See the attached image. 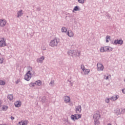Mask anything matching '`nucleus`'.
Segmentation results:
<instances>
[{
	"label": "nucleus",
	"mask_w": 125,
	"mask_h": 125,
	"mask_svg": "<svg viewBox=\"0 0 125 125\" xmlns=\"http://www.w3.org/2000/svg\"><path fill=\"white\" fill-rule=\"evenodd\" d=\"M28 69L29 70V71L24 75V80H25V81H29L31 79V75H32V73H31V71H32L33 68H32V67L29 66L28 67Z\"/></svg>",
	"instance_id": "f257e3e1"
},
{
	"label": "nucleus",
	"mask_w": 125,
	"mask_h": 125,
	"mask_svg": "<svg viewBox=\"0 0 125 125\" xmlns=\"http://www.w3.org/2000/svg\"><path fill=\"white\" fill-rule=\"evenodd\" d=\"M59 39L58 38H54L53 40H51L49 42V44L50 46L52 47H54V46H57L58 43H59Z\"/></svg>",
	"instance_id": "f03ea898"
},
{
	"label": "nucleus",
	"mask_w": 125,
	"mask_h": 125,
	"mask_svg": "<svg viewBox=\"0 0 125 125\" xmlns=\"http://www.w3.org/2000/svg\"><path fill=\"white\" fill-rule=\"evenodd\" d=\"M113 48L109 46L102 47L100 49L101 52H105L106 51H112Z\"/></svg>",
	"instance_id": "7ed1b4c3"
},
{
	"label": "nucleus",
	"mask_w": 125,
	"mask_h": 125,
	"mask_svg": "<svg viewBox=\"0 0 125 125\" xmlns=\"http://www.w3.org/2000/svg\"><path fill=\"white\" fill-rule=\"evenodd\" d=\"M97 71H103V70L104 69V66H103V64H102V63H98L97 64Z\"/></svg>",
	"instance_id": "20e7f679"
},
{
	"label": "nucleus",
	"mask_w": 125,
	"mask_h": 125,
	"mask_svg": "<svg viewBox=\"0 0 125 125\" xmlns=\"http://www.w3.org/2000/svg\"><path fill=\"white\" fill-rule=\"evenodd\" d=\"M78 117H77L76 115H72L71 116V119L72 120V121H75V120H79V119H81L82 118V115L81 114H79Z\"/></svg>",
	"instance_id": "39448f33"
},
{
	"label": "nucleus",
	"mask_w": 125,
	"mask_h": 125,
	"mask_svg": "<svg viewBox=\"0 0 125 125\" xmlns=\"http://www.w3.org/2000/svg\"><path fill=\"white\" fill-rule=\"evenodd\" d=\"M0 46L1 47L6 46V42L5 40H4V38H2L1 40L0 41Z\"/></svg>",
	"instance_id": "423d86ee"
},
{
	"label": "nucleus",
	"mask_w": 125,
	"mask_h": 125,
	"mask_svg": "<svg viewBox=\"0 0 125 125\" xmlns=\"http://www.w3.org/2000/svg\"><path fill=\"white\" fill-rule=\"evenodd\" d=\"M94 120H99L100 119V114H99V112L97 111L94 114L93 116Z\"/></svg>",
	"instance_id": "0eeeda50"
},
{
	"label": "nucleus",
	"mask_w": 125,
	"mask_h": 125,
	"mask_svg": "<svg viewBox=\"0 0 125 125\" xmlns=\"http://www.w3.org/2000/svg\"><path fill=\"white\" fill-rule=\"evenodd\" d=\"M7 21L5 19H1L0 21V27H4L6 25Z\"/></svg>",
	"instance_id": "6e6552de"
},
{
	"label": "nucleus",
	"mask_w": 125,
	"mask_h": 125,
	"mask_svg": "<svg viewBox=\"0 0 125 125\" xmlns=\"http://www.w3.org/2000/svg\"><path fill=\"white\" fill-rule=\"evenodd\" d=\"M124 43V41L122 40H116L114 41L113 44H120L122 45Z\"/></svg>",
	"instance_id": "1a4fd4ad"
},
{
	"label": "nucleus",
	"mask_w": 125,
	"mask_h": 125,
	"mask_svg": "<svg viewBox=\"0 0 125 125\" xmlns=\"http://www.w3.org/2000/svg\"><path fill=\"white\" fill-rule=\"evenodd\" d=\"M63 101L65 103H70L71 102V98L69 96H65L63 97Z\"/></svg>",
	"instance_id": "9d476101"
},
{
	"label": "nucleus",
	"mask_w": 125,
	"mask_h": 125,
	"mask_svg": "<svg viewBox=\"0 0 125 125\" xmlns=\"http://www.w3.org/2000/svg\"><path fill=\"white\" fill-rule=\"evenodd\" d=\"M75 111L77 113V114H81V112H82V106L81 105H78L76 106L75 107Z\"/></svg>",
	"instance_id": "9b49d317"
},
{
	"label": "nucleus",
	"mask_w": 125,
	"mask_h": 125,
	"mask_svg": "<svg viewBox=\"0 0 125 125\" xmlns=\"http://www.w3.org/2000/svg\"><path fill=\"white\" fill-rule=\"evenodd\" d=\"M43 60H44V57L42 56L37 59V62L38 63H41V64H42L43 62Z\"/></svg>",
	"instance_id": "f8f14e48"
},
{
	"label": "nucleus",
	"mask_w": 125,
	"mask_h": 125,
	"mask_svg": "<svg viewBox=\"0 0 125 125\" xmlns=\"http://www.w3.org/2000/svg\"><path fill=\"white\" fill-rule=\"evenodd\" d=\"M24 14V12H23V10H20V11H18L17 12V17L19 18V17H21L22 15Z\"/></svg>",
	"instance_id": "ddd939ff"
},
{
	"label": "nucleus",
	"mask_w": 125,
	"mask_h": 125,
	"mask_svg": "<svg viewBox=\"0 0 125 125\" xmlns=\"http://www.w3.org/2000/svg\"><path fill=\"white\" fill-rule=\"evenodd\" d=\"M80 55V52H78V50H73L72 56H74V57H77V56H79Z\"/></svg>",
	"instance_id": "4468645a"
},
{
	"label": "nucleus",
	"mask_w": 125,
	"mask_h": 125,
	"mask_svg": "<svg viewBox=\"0 0 125 125\" xmlns=\"http://www.w3.org/2000/svg\"><path fill=\"white\" fill-rule=\"evenodd\" d=\"M119 97H120L119 96V95H116L112 96L111 98H110V100H113V101H116V100H117V99H118Z\"/></svg>",
	"instance_id": "2eb2a0df"
},
{
	"label": "nucleus",
	"mask_w": 125,
	"mask_h": 125,
	"mask_svg": "<svg viewBox=\"0 0 125 125\" xmlns=\"http://www.w3.org/2000/svg\"><path fill=\"white\" fill-rule=\"evenodd\" d=\"M3 60H4V56L0 54V64H2V63H3Z\"/></svg>",
	"instance_id": "dca6fc26"
},
{
	"label": "nucleus",
	"mask_w": 125,
	"mask_h": 125,
	"mask_svg": "<svg viewBox=\"0 0 125 125\" xmlns=\"http://www.w3.org/2000/svg\"><path fill=\"white\" fill-rule=\"evenodd\" d=\"M81 10V8H80L79 6H76L73 10V12H74V11H80Z\"/></svg>",
	"instance_id": "f3484780"
},
{
	"label": "nucleus",
	"mask_w": 125,
	"mask_h": 125,
	"mask_svg": "<svg viewBox=\"0 0 125 125\" xmlns=\"http://www.w3.org/2000/svg\"><path fill=\"white\" fill-rule=\"evenodd\" d=\"M67 35V36H68V37H74V33L73 32V31H68Z\"/></svg>",
	"instance_id": "a211bd4d"
},
{
	"label": "nucleus",
	"mask_w": 125,
	"mask_h": 125,
	"mask_svg": "<svg viewBox=\"0 0 125 125\" xmlns=\"http://www.w3.org/2000/svg\"><path fill=\"white\" fill-rule=\"evenodd\" d=\"M115 113H116L117 115H121V114H122V112H121V109L119 108H117L115 109Z\"/></svg>",
	"instance_id": "6ab92c4d"
},
{
	"label": "nucleus",
	"mask_w": 125,
	"mask_h": 125,
	"mask_svg": "<svg viewBox=\"0 0 125 125\" xmlns=\"http://www.w3.org/2000/svg\"><path fill=\"white\" fill-rule=\"evenodd\" d=\"M15 107H17L18 108H19V107H20V106H21V103L17 101L16 103H15Z\"/></svg>",
	"instance_id": "aec40b11"
},
{
	"label": "nucleus",
	"mask_w": 125,
	"mask_h": 125,
	"mask_svg": "<svg viewBox=\"0 0 125 125\" xmlns=\"http://www.w3.org/2000/svg\"><path fill=\"white\" fill-rule=\"evenodd\" d=\"M84 75H88L89 72H90V70L89 69H85V70H83Z\"/></svg>",
	"instance_id": "412c9836"
},
{
	"label": "nucleus",
	"mask_w": 125,
	"mask_h": 125,
	"mask_svg": "<svg viewBox=\"0 0 125 125\" xmlns=\"http://www.w3.org/2000/svg\"><path fill=\"white\" fill-rule=\"evenodd\" d=\"M35 84H36V85H39V86L42 85V81H41V80L36 81Z\"/></svg>",
	"instance_id": "4be33fe9"
},
{
	"label": "nucleus",
	"mask_w": 125,
	"mask_h": 125,
	"mask_svg": "<svg viewBox=\"0 0 125 125\" xmlns=\"http://www.w3.org/2000/svg\"><path fill=\"white\" fill-rule=\"evenodd\" d=\"M61 32L62 33H66V32H67V28L65 27H62L61 29Z\"/></svg>",
	"instance_id": "5701e85b"
},
{
	"label": "nucleus",
	"mask_w": 125,
	"mask_h": 125,
	"mask_svg": "<svg viewBox=\"0 0 125 125\" xmlns=\"http://www.w3.org/2000/svg\"><path fill=\"white\" fill-rule=\"evenodd\" d=\"M73 50H69L67 52V54L69 56H73Z\"/></svg>",
	"instance_id": "b1692460"
},
{
	"label": "nucleus",
	"mask_w": 125,
	"mask_h": 125,
	"mask_svg": "<svg viewBox=\"0 0 125 125\" xmlns=\"http://www.w3.org/2000/svg\"><path fill=\"white\" fill-rule=\"evenodd\" d=\"M7 98L9 99V100H10V101H11V100H12L13 99V95H8Z\"/></svg>",
	"instance_id": "393cba45"
},
{
	"label": "nucleus",
	"mask_w": 125,
	"mask_h": 125,
	"mask_svg": "<svg viewBox=\"0 0 125 125\" xmlns=\"http://www.w3.org/2000/svg\"><path fill=\"white\" fill-rule=\"evenodd\" d=\"M7 109H8V106H7L6 105H3L2 107V111H6V110H7Z\"/></svg>",
	"instance_id": "a878e982"
},
{
	"label": "nucleus",
	"mask_w": 125,
	"mask_h": 125,
	"mask_svg": "<svg viewBox=\"0 0 125 125\" xmlns=\"http://www.w3.org/2000/svg\"><path fill=\"white\" fill-rule=\"evenodd\" d=\"M106 42H109L110 41V36H107L105 37Z\"/></svg>",
	"instance_id": "bb28decb"
},
{
	"label": "nucleus",
	"mask_w": 125,
	"mask_h": 125,
	"mask_svg": "<svg viewBox=\"0 0 125 125\" xmlns=\"http://www.w3.org/2000/svg\"><path fill=\"white\" fill-rule=\"evenodd\" d=\"M4 84H5V82L2 80H0V85H4Z\"/></svg>",
	"instance_id": "cd10ccee"
},
{
	"label": "nucleus",
	"mask_w": 125,
	"mask_h": 125,
	"mask_svg": "<svg viewBox=\"0 0 125 125\" xmlns=\"http://www.w3.org/2000/svg\"><path fill=\"white\" fill-rule=\"evenodd\" d=\"M49 85L50 86H53L54 85V80H52L51 81V82L49 83Z\"/></svg>",
	"instance_id": "c85d7f7f"
},
{
	"label": "nucleus",
	"mask_w": 125,
	"mask_h": 125,
	"mask_svg": "<svg viewBox=\"0 0 125 125\" xmlns=\"http://www.w3.org/2000/svg\"><path fill=\"white\" fill-rule=\"evenodd\" d=\"M99 119H96L94 120L95 122V125H99V121H98Z\"/></svg>",
	"instance_id": "c756f323"
},
{
	"label": "nucleus",
	"mask_w": 125,
	"mask_h": 125,
	"mask_svg": "<svg viewBox=\"0 0 125 125\" xmlns=\"http://www.w3.org/2000/svg\"><path fill=\"white\" fill-rule=\"evenodd\" d=\"M35 85H36V83H31L29 84V86H30V87H33V86H34Z\"/></svg>",
	"instance_id": "7c9ffc66"
},
{
	"label": "nucleus",
	"mask_w": 125,
	"mask_h": 125,
	"mask_svg": "<svg viewBox=\"0 0 125 125\" xmlns=\"http://www.w3.org/2000/svg\"><path fill=\"white\" fill-rule=\"evenodd\" d=\"M28 123H29L28 121H24L22 122V125H28Z\"/></svg>",
	"instance_id": "2f4dec72"
},
{
	"label": "nucleus",
	"mask_w": 125,
	"mask_h": 125,
	"mask_svg": "<svg viewBox=\"0 0 125 125\" xmlns=\"http://www.w3.org/2000/svg\"><path fill=\"white\" fill-rule=\"evenodd\" d=\"M81 68L82 69V71H83L84 70H85V68H84V65L83 64L81 65Z\"/></svg>",
	"instance_id": "473e14b6"
},
{
	"label": "nucleus",
	"mask_w": 125,
	"mask_h": 125,
	"mask_svg": "<svg viewBox=\"0 0 125 125\" xmlns=\"http://www.w3.org/2000/svg\"><path fill=\"white\" fill-rule=\"evenodd\" d=\"M110 98H107V99H106L105 100V102L106 103H109L110 102Z\"/></svg>",
	"instance_id": "72a5a7b5"
},
{
	"label": "nucleus",
	"mask_w": 125,
	"mask_h": 125,
	"mask_svg": "<svg viewBox=\"0 0 125 125\" xmlns=\"http://www.w3.org/2000/svg\"><path fill=\"white\" fill-rule=\"evenodd\" d=\"M79 3H83L84 2V0H78Z\"/></svg>",
	"instance_id": "f704fd0d"
},
{
	"label": "nucleus",
	"mask_w": 125,
	"mask_h": 125,
	"mask_svg": "<svg viewBox=\"0 0 125 125\" xmlns=\"http://www.w3.org/2000/svg\"><path fill=\"white\" fill-rule=\"evenodd\" d=\"M105 15L107 16V17H109V18L110 17H111V16H110V14L107 12H105Z\"/></svg>",
	"instance_id": "c9c22d12"
},
{
	"label": "nucleus",
	"mask_w": 125,
	"mask_h": 125,
	"mask_svg": "<svg viewBox=\"0 0 125 125\" xmlns=\"http://www.w3.org/2000/svg\"><path fill=\"white\" fill-rule=\"evenodd\" d=\"M120 111H121V114H123V113H125V108L121 109Z\"/></svg>",
	"instance_id": "e433bc0d"
},
{
	"label": "nucleus",
	"mask_w": 125,
	"mask_h": 125,
	"mask_svg": "<svg viewBox=\"0 0 125 125\" xmlns=\"http://www.w3.org/2000/svg\"><path fill=\"white\" fill-rule=\"evenodd\" d=\"M36 9L38 11H41V7H38L36 8Z\"/></svg>",
	"instance_id": "4c0bfd02"
},
{
	"label": "nucleus",
	"mask_w": 125,
	"mask_h": 125,
	"mask_svg": "<svg viewBox=\"0 0 125 125\" xmlns=\"http://www.w3.org/2000/svg\"><path fill=\"white\" fill-rule=\"evenodd\" d=\"M19 83H20V80L18 79L17 81H16V83L18 84Z\"/></svg>",
	"instance_id": "58836bf2"
},
{
	"label": "nucleus",
	"mask_w": 125,
	"mask_h": 125,
	"mask_svg": "<svg viewBox=\"0 0 125 125\" xmlns=\"http://www.w3.org/2000/svg\"><path fill=\"white\" fill-rule=\"evenodd\" d=\"M18 125H23V122H19Z\"/></svg>",
	"instance_id": "ea45409f"
},
{
	"label": "nucleus",
	"mask_w": 125,
	"mask_h": 125,
	"mask_svg": "<svg viewBox=\"0 0 125 125\" xmlns=\"http://www.w3.org/2000/svg\"><path fill=\"white\" fill-rule=\"evenodd\" d=\"M104 80H108V79H109V76H104Z\"/></svg>",
	"instance_id": "a19ab883"
},
{
	"label": "nucleus",
	"mask_w": 125,
	"mask_h": 125,
	"mask_svg": "<svg viewBox=\"0 0 125 125\" xmlns=\"http://www.w3.org/2000/svg\"><path fill=\"white\" fill-rule=\"evenodd\" d=\"M1 104H2V101L0 100V107H1Z\"/></svg>",
	"instance_id": "79ce46f5"
},
{
	"label": "nucleus",
	"mask_w": 125,
	"mask_h": 125,
	"mask_svg": "<svg viewBox=\"0 0 125 125\" xmlns=\"http://www.w3.org/2000/svg\"><path fill=\"white\" fill-rule=\"evenodd\" d=\"M122 92L123 93H124V94H125V89H122Z\"/></svg>",
	"instance_id": "37998d69"
},
{
	"label": "nucleus",
	"mask_w": 125,
	"mask_h": 125,
	"mask_svg": "<svg viewBox=\"0 0 125 125\" xmlns=\"http://www.w3.org/2000/svg\"><path fill=\"white\" fill-rule=\"evenodd\" d=\"M10 119H11V120H12V121H13V120H14V117L13 116H11L10 117Z\"/></svg>",
	"instance_id": "c03bdc74"
},
{
	"label": "nucleus",
	"mask_w": 125,
	"mask_h": 125,
	"mask_svg": "<svg viewBox=\"0 0 125 125\" xmlns=\"http://www.w3.org/2000/svg\"><path fill=\"white\" fill-rule=\"evenodd\" d=\"M43 98H44V100L42 102H45V101H46V100L45 99V97H43Z\"/></svg>",
	"instance_id": "a18cd8bd"
},
{
	"label": "nucleus",
	"mask_w": 125,
	"mask_h": 125,
	"mask_svg": "<svg viewBox=\"0 0 125 125\" xmlns=\"http://www.w3.org/2000/svg\"><path fill=\"white\" fill-rule=\"evenodd\" d=\"M75 115L77 116V118H79V116H78V115L79 114H75Z\"/></svg>",
	"instance_id": "49530a36"
},
{
	"label": "nucleus",
	"mask_w": 125,
	"mask_h": 125,
	"mask_svg": "<svg viewBox=\"0 0 125 125\" xmlns=\"http://www.w3.org/2000/svg\"><path fill=\"white\" fill-rule=\"evenodd\" d=\"M42 49H43V50H45V48H44Z\"/></svg>",
	"instance_id": "de8ad7c7"
},
{
	"label": "nucleus",
	"mask_w": 125,
	"mask_h": 125,
	"mask_svg": "<svg viewBox=\"0 0 125 125\" xmlns=\"http://www.w3.org/2000/svg\"><path fill=\"white\" fill-rule=\"evenodd\" d=\"M107 125H112V124H108Z\"/></svg>",
	"instance_id": "09e8293b"
},
{
	"label": "nucleus",
	"mask_w": 125,
	"mask_h": 125,
	"mask_svg": "<svg viewBox=\"0 0 125 125\" xmlns=\"http://www.w3.org/2000/svg\"><path fill=\"white\" fill-rule=\"evenodd\" d=\"M70 106H72V105H73V104H70Z\"/></svg>",
	"instance_id": "8fccbe9b"
},
{
	"label": "nucleus",
	"mask_w": 125,
	"mask_h": 125,
	"mask_svg": "<svg viewBox=\"0 0 125 125\" xmlns=\"http://www.w3.org/2000/svg\"><path fill=\"white\" fill-rule=\"evenodd\" d=\"M68 82H69L70 83H71V81H69V80H68Z\"/></svg>",
	"instance_id": "3c124183"
},
{
	"label": "nucleus",
	"mask_w": 125,
	"mask_h": 125,
	"mask_svg": "<svg viewBox=\"0 0 125 125\" xmlns=\"http://www.w3.org/2000/svg\"><path fill=\"white\" fill-rule=\"evenodd\" d=\"M0 125H2V124H0Z\"/></svg>",
	"instance_id": "603ef678"
}]
</instances>
